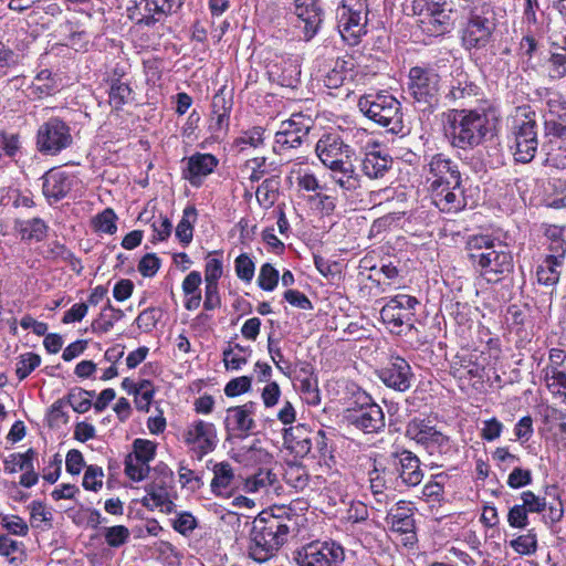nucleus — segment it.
<instances>
[{
	"instance_id": "13",
	"label": "nucleus",
	"mask_w": 566,
	"mask_h": 566,
	"mask_svg": "<svg viewBox=\"0 0 566 566\" xmlns=\"http://www.w3.org/2000/svg\"><path fill=\"white\" fill-rule=\"evenodd\" d=\"M134 6L128 8V17L137 25L154 27L163 23L165 19L181 8V0H133Z\"/></svg>"
},
{
	"instance_id": "12",
	"label": "nucleus",
	"mask_w": 566,
	"mask_h": 566,
	"mask_svg": "<svg viewBox=\"0 0 566 566\" xmlns=\"http://www.w3.org/2000/svg\"><path fill=\"white\" fill-rule=\"evenodd\" d=\"M418 301L410 295H396L381 308L380 317L384 324L394 334L400 335L413 327V310Z\"/></svg>"
},
{
	"instance_id": "57",
	"label": "nucleus",
	"mask_w": 566,
	"mask_h": 566,
	"mask_svg": "<svg viewBox=\"0 0 566 566\" xmlns=\"http://www.w3.org/2000/svg\"><path fill=\"white\" fill-rule=\"evenodd\" d=\"M154 394L155 390L151 381L142 380L138 384V390L134 395L136 408L140 411H148Z\"/></svg>"
},
{
	"instance_id": "22",
	"label": "nucleus",
	"mask_w": 566,
	"mask_h": 566,
	"mask_svg": "<svg viewBox=\"0 0 566 566\" xmlns=\"http://www.w3.org/2000/svg\"><path fill=\"white\" fill-rule=\"evenodd\" d=\"M481 88L470 80L469 75L462 70L457 69L451 73L449 92L446 98L459 106L471 104L478 99Z\"/></svg>"
},
{
	"instance_id": "14",
	"label": "nucleus",
	"mask_w": 566,
	"mask_h": 566,
	"mask_svg": "<svg viewBox=\"0 0 566 566\" xmlns=\"http://www.w3.org/2000/svg\"><path fill=\"white\" fill-rule=\"evenodd\" d=\"M408 91L418 103L433 106L438 102L440 76L434 69L413 66L408 75Z\"/></svg>"
},
{
	"instance_id": "61",
	"label": "nucleus",
	"mask_w": 566,
	"mask_h": 566,
	"mask_svg": "<svg viewBox=\"0 0 566 566\" xmlns=\"http://www.w3.org/2000/svg\"><path fill=\"white\" fill-rule=\"evenodd\" d=\"M103 470L99 467H87L82 485L85 490L97 492L103 486Z\"/></svg>"
},
{
	"instance_id": "48",
	"label": "nucleus",
	"mask_w": 566,
	"mask_h": 566,
	"mask_svg": "<svg viewBox=\"0 0 566 566\" xmlns=\"http://www.w3.org/2000/svg\"><path fill=\"white\" fill-rule=\"evenodd\" d=\"M93 396L94 391L74 388L69 392L66 401L75 412L84 413L92 407L91 398Z\"/></svg>"
},
{
	"instance_id": "52",
	"label": "nucleus",
	"mask_w": 566,
	"mask_h": 566,
	"mask_svg": "<svg viewBox=\"0 0 566 566\" xmlns=\"http://www.w3.org/2000/svg\"><path fill=\"white\" fill-rule=\"evenodd\" d=\"M510 546L520 555H533L537 551V537L533 530L510 542Z\"/></svg>"
},
{
	"instance_id": "44",
	"label": "nucleus",
	"mask_w": 566,
	"mask_h": 566,
	"mask_svg": "<svg viewBox=\"0 0 566 566\" xmlns=\"http://www.w3.org/2000/svg\"><path fill=\"white\" fill-rule=\"evenodd\" d=\"M23 54L13 50L9 43L0 41V78L22 63Z\"/></svg>"
},
{
	"instance_id": "25",
	"label": "nucleus",
	"mask_w": 566,
	"mask_h": 566,
	"mask_svg": "<svg viewBox=\"0 0 566 566\" xmlns=\"http://www.w3.org/2000/svg\"><path fill=\"white\" fill-rule=\"evenodd\" d=\"M232 105V97H227L224 90H220L213 95L208 126L209 132L213 136L219 137L228 130Z\"/></svg>"
},
{
	"instance_id": "27",
	"label": "nucleus",
	"mask_w": 566,
	"mask_h": 566,
	"mask_svg": "<svg viewBox=\"0 0 566 566\" xmlns=\"http://www.w3.org/2000/svg\"><path fill=\"white\" fill-rule=\"evenodd\" d=\"M219 160L211 154L196 153L188 158L185 178L193 187H199L202 180L218 166Z\"/></svg>"
},
{
	"instance_id": "35",
	"label": "nucleus",
	"mask_w": 566,
	"mask_h": 566,
	"mask_svg": "<svg viewBox=\"0 0 566 566\" xmlns=\"http://www.w3.org/2000/svg\"><path fill=\"white\" fill-rule=\"evenodd\" d=\"M172 472L165 467L161 470V478L154 480L145 486L147 495L142 500L144 506L149 507L151 503L161 502L165 496H168L167 483L171 480Z\"/></svg>"
},
{
	"instance_id": "41",
	"label": "nucleus",
	"mask_w": 566,
	"mask_h": 566,
	"mask_svg": "<svg viewBox=\"0 0 566 566\" xmlns=\"http://www.w3.org/2000/svg\"><path fill=\"white\" fill-rule=\"evenodd\" d=\"M562 255H548L543 263L538 265L536 271L537 281L543 285H554L559 280V271L557 268L562 264Z\"/></svg>"
},
{
	"instance_id": "3",
	"label": "nucleus",
	"mask_w": 566,
	"mask_h": 566,
	"mask_svg": "<svg viewBox=\"0 0 566 566\" xmlns=\"http://www.w3.org/2000/svg\"><path fill=\"white\" fill-rule=\"evenodd\" d=\"M467 249L469 260L488 283H499L513 272V254L505 242L490 235H472Z\"/></svg>"
},
{
	"instance_id": "58",
	"label": "nucleus",
	"mask_w": 566,
	"mask_h": 566,
	"mask_svg": "<svg viewBox=\"0 0 566 566\" xmlns=\"http://www.w3.org/2000/svg\"><path fill=\"white\" fill-rule=\"evenodd\" d=\"M279 282V271L270 263H264L259 273L258 284L264 291H273Z\"/></svg>"
},
{
	"instance_id": "59",
	"label": "nucleus",
	"mask_w": 566,
	"mask_h": 566,
	"mask_svg": "<svg viewBox=\"0 0 566 566\" xmlns=\"http://www.w3.org/2000/svg\"><path fill=\"white\" fill-rule=\"evenodd\" d=\"M0 523L3 528L13 535L25 536L28 534V524L18 515L0 514Z\"/></svg>"
},
{
	"instance_id": "53",
	"label": "nucleus",
	"mask_w": 566,
	"mask_h": 566,
	"mask_svg": "<svg viewBox=\"0 0 566 566\" xmlns=\"http://www.w3.org/2000/svg\"><path fill=\"white\" fill-rule=\"evenodd\" d=\"M300 392L302 399L311 406H317L321 402V394L318 389V381L313 377H305L300 380Z\"/></svg>"
},
{
	"instance_id": "11",
	"label": "nucleus",
	"mask_w": 566,
	"mask_h": 566,
	"mask_svg": "<svg viewBox=\"0 0 566 566\" xmlns=\"http://www.w3.org/2000/svg\"><path fill=\"white\" fill-rule=\"evenodd\" d=\"M73 143L70 126L59 117H51L36 132V148L43 155L55 156Z\"/></svg>"
},
{
	"instance_id": "56",
	"label": "nucleus",
	"mask_w": 566,
	"mask_h": 566,
	"mask_svg": "<svg viewBox=\"0 0 566 566\" xmlns=\"http://www.w3.org/2000/svg\"><path fill=\"white\" fill-rule=\"evenodd\" d=\"M160 317L161 311L159 308L149 307L139 313L135 319V323L142 332L149 333L156 327Z\"/></svg>"
},
{
	"instance_id": "7",
	"label": "nucleus",
	"mask_w": 566,
	"mask_h": 566,
	"mask_svg": "<svg viewBox=\"0 0 566 566\" xmlns=\"http://www.w3.org/2000/svg\"><path fill=\"white\" fill-rule=\"evenodd\" d=\"M512 149L517 163H531L538 148L536 113L530 106H520L515 111L511 126Z\"/></svg>"
},
{
	"instance_id": "8",
	"label": "nucleus",
	"mask_w": 566,
	"mask_h": 566,
	"mask_svg": "<svg viewBox=\"0 0 566 566\" xmlns=\"http://www.w3.org/2000/svg\"><path fill=\"white\" fill-rule=\"evenodd\" d=\"M367 0H342L337 10L338 29L342 38L350 45H356L367 33Z\"/></svg>"
},
{
	"instance_id": "5",
	"label": "nucleus",
	"mask_w": 566,
	"mask_h": 566,
	"mask_svg": "<svg viewBox=\"0 0 566 566\" xmlns=\"http://www.w3.org/2000/svg\"><path fill=\"white\" fill-rule=\"evenodd\" d=\"M291 518L260 513L253 521L250 532L249 556L258 562L270 560L287 542L291 531Z\"/></svg>"
},
{
	"instance_id": "43",
	"label": "nucleus",
	"mask_w": 566,
	"mask_h": 566,
	"mask_svg": "<svg viewBox=\"0 0 566 566\" xmlns=\"http://www.w3.org/2000/svg\"><path fill=\"white\" fill-rule=\"evenodd\" d=\"M436 428L429 426L423 419L415 418L406 427V436L424 447Z\"/></svg>"
},
{
	"instance_id": "54",
	"label": "nucleus",
	"mask_w": 566,
	"mask_h": 566,
	"mask_svg": "<svg viewBox=\"0 0 566 566\" xmlns=\"http://www.w3.org/2000/svg\"><path fill=\"white\" fill-rule=\"evenodd\" d=\"M41 357L32 352L24 353L19 356L17 361L15 374L20 380L27 378L39 365Z\"/></svg>"
},
{
	"instance_id": "31",
	"label": "nucleus",
	"mask_w": 566,
	"mask_h": 566,
	"mask_svg": "<svg viewBox=\"0 0 566 566\" xmlns=\"http://www.w3.org/2000/svg\"><path fill=\"white\" fill-rule=\"evenodd\" d=\"M478 359L475 353L465 352L457 355L452 364L453 375L459 378H482L484 367Z\"/></svg>"
},
{
	"instance_id": "38",
	"label": "nucleus",
	"mask_w": 566,
	"mask_h": 566,
	"mask_svg": "<svg viewBox=\"0 0 566 566\" xmlns=\"http://www.w3.org/2000/svg\"><path fill=\"white\" fill-rule=\"evenodd\" d=\"M251 353L252 349L249 346H242L237 343L229 344L222 353L226 368L239 370L243 365L248 363Z\"/></svg>"
},
{
	"instance_id": "49",
	"label": "nucleus",
	"mask_w": 566,
	"mask_h": 566,
	"mask_svg": "<svg viewBox=\"0 0 566 566\" xmlns=\"http://www.w3.org/2000/svg\"><path fill=\"white\" fill-rule=\"evenodd\" d=\"M103 535L109 547L118 548L130 538V531L124 525H114L103 528Z\"/></svg>"
},
{
	"instance_id": "10",
	"label": "nucleus",
	"mask_w": 566,
	"mask_h": 566,
	"mask_svg": "<svg viewBox=\"0 0 566 566\" xmlns=\"http://www.w3.org/2000/svg\"><path fill=\"white\" fill-rule=\"evenodd\" d=\"M294 560L298 566H340L345 551L335 541H313L294 552Z\"/></svg>"
},
{
	"instance_id": "40",
	"label": "nucleus",
	"mask_w": 566,
	"mask_h": 566,
	"mask_svg": "<svg viewBox=\"0 0 566 566\" xmlns=\"http://www.w3.org/2000/svg\"><path fill=\"white\" fill-rule=\"evenodd\" d=\"M123 316L124 312L119 308H115L108 300L98 317L92 322L91 328L94 333H107L113 328L114 323L119 321Z\"/></svg>"
},
{
	"instance_id": "1",
	"label": "nucleus",
	"mask_w": 566,
	"mask_h": 566,
	"mask_svg": "<svg viewBox=\"0 0 566 566\" xmlns=\"http://www.w3.org/2000/svg\"><path fill=\"white\" fill-rule=\"evenodd\" d=\"M423 171L432 202L440 211L457 213L467 207L462 175L455 161L439 153L429 158Z\"/></svg>"
},
{
	"instance_id": "6",
	"label": "nucleus",
	"mask_w": 566,
	"mask_h": 566,
	"mask_svg": "<svg viewBox=\"0 0 566 566\" xmlns=\"http://www.w3.org/2000/svg\"><path fill=\"white\" fill-rule=\"evenodd\" d=\"M358 108L367 118L392 134H399L403 129L401 104L391 94H365L358 99Z\"/></svg>"
},
{
	"instance_id": "15",
	"label": "nucleus",
	"mask_w": 566,
	"mask_h": 566,
	"mask_svg": "<svg viewBox=\"0 0 566 566\" xmlns=\"http://www.w3.org/2000/svg\"><path fill=\"white\" fill-rule=\"evenodd\" d=\"M312 125V118L301 113H295L283 120L275 134L274 151L281 154L283 150L300 147L308 137Z\"/></svg>"
},
{
	"instance_id": "46",
	"label": "nucleus",
	"mask_w": 566,
	"mask_h": 566,
	"mask_svg": "<svg viewBox=\"0 0 566 566\" xmlns=\"http://www.w3.org/2000/svg\"><path fill=\"white\" fill-rule=\"evenodd\" d=\"M116 221L117 216L114 210L112 208H106L94 217L92 226L95 232L112 235L117 231Z\"/></svg>"
},
{
	"instance_id": "26",
	"label": "nucleus",
	"mask_w": 566,
	"mask_h": 566,
	"mask_svg": "<svg viewBox=\"0 0 566 566\" xmlns=\"http://www.w3.org/2000/svg\"><path fill=\"white\" fill-rule=\"evenodd\" d=\"M395 475L388 457H377L373 460V467L368 471L369 488L378 503L385 497L388 481Z\"/></svg>"
},
{
	"instance_id": "23",
	"label": "nucleus",
	"mask_w": 566,
	"mask_h": 566,
	"mask_svg": "<svg viewBox=\"0 0 566 566\" xmlns=\"http://www.w3.org/2000/svg\"><path fill=\"white\" fill-rule=\"evenodd\" d=\"M347 419L350 424L365 433L378 432L385 428V415L375 402L361 405L359 409L349 410Z\"/></svg>"
},
{
	"instance_id": "55",
	"label": "nucleus",
	"mask_w": 566,
	"mask_h": 566,
	"mask_svg": "<svg viewBox=\"0 0 566 566\" xmlns=\"http://www.w3.org/2000/svg\"><path fill=\"white\" fill-rule=\"evenodd\" d=\"M424 448L429 451L430 454H447L453 450L450 438L438 430H434L432 437H430L428 442L424 444Z\"/></svg>"
},
{
	"instance_id": "2",
	"label": "nucleus",
	"mask_w": 566,
	"mask_h": 566,
	"mask_svg": "<svg viewBox=\"0 0 566 566\" xmlns=\"http://www.w3.org/2000/svg\"><path fill=\"white\" fill-rule=\"evenodd\" d=\"M315 153L329 170L331 179L344 191L352 192L360 187L356 170L355 150L338 134H324L316 143Z\"/></svg>"
},
{
	"instance_id": "50",
	"label": "nucleus",
	"mask_w": 566,
	"mask_h": 566,
	"mask_svg": "<svg viewBox=\"0 0 566 566\" xmlns=\"http://www.w3.org/2000/svg\"><path fill=\"white\" fill-rule=\"evenodd\" d=\"M523 23L526 25L525 32L533 34H544L547 31V23L543 12L537 14V10L525 8Z\"/></svg>"
},
{
	"instance_id": "51",
	"label": "nucleus",
	"mask_w": 566,
	"mask_h": 566,
	"mask_svg": "<svg viewBox=\"0 0 566 566\" xmlns=\"http://www.w3.org/2000/svg\"><path fill=\"white\" fill-rule=\"evenodd\" d=\"M149 464L145 461L136 458L133 454H128L125 459V474L133 481L139 482L144 480L149 473Z\"/></svg>"
},
{
	"instance_id": "20",
	"label": "nucleus",
	"mask_w": 566,
	"mask_h": 566,
	"mask_svg": "<svg viewBox=\"0 0 566 566\" xmlns=\"http://www.w3.org/2000/svg\"><path fill=\"white\" fill-rule=\"evenodd\" d=\"M544 380L549 391L566 403V353L562 349L549 350L548 364L543 369Z\"/></svg>"
},
{
	"instance_id": "24",
	"label": "nucleus",
	"mask_w": 566,
	"mask_h": 566,
	"mask_svg": "<svg viewBox=\"0 0 566 566\" xmlns=\"http://www.w3.org/2000/svg\"><path fill=\"white\" fill-rule=\"evenodd\" d=\"M294 14L303 23L304 40H312L323 21V10L317 0H294Z\"/></svg>"
},
{
	"instance_id": "39",
	"label": "nucleus",
	"mask_w": 566,
	"mask_h": 566,
	"mask_svg": "<svg viewBox=\"0 0 566 566\" xmlns=\"http://www.w3.org/2000/svg\"><path fill=\"white\" fill-rule=\"evenodd\" d=\"M420 22L424 25L427 32L441 34L451 25V18L443 8L434 7L429 13H426V17H423Z\"/></svg>"
},
{
	"instance_id": "21",
	"label": "nucleus",
	"mask_w": 566,
	"mask_h": 566,
	"mask_svg": "<svg viewBox=\"0 0 566 566\" xmlns=\"http://www.w3.org/2000/svg\"><path fill=\"white\" fill-rule=\"evenodd\" d=\"M378 375L387 387L401 392L411 387L413 378L409 363L400 356H391Z\"/></svg>"
},
{
	"instance_id": "42",
	"label": "nucleus",
	"mask_w": 566,
	"mask_h": 566,
	"mask_svg": "<svg viewBox=\"0 0 566 566\" xmlns=\"http://www.w3.org/2000/svg\"><path fill=\"white\" fill-rule=\"evenodd\" d=\"M197 221V210L193 206H188L182 211V218L177 224L176 237L178 240L187 245L192 241L193 224Z\"/></svg>"
},
{
	"instance_id": "28",
	"label": "nucleus",
	"mask_w": 566,
	"mask_h": 566,
	"mask_svg": "<svg viewBox=\"0 0 566 566\" xmlns=\"http://www.w3.org/2000/svg\"><path fill=\"white\" fill-rule=\"evenodd\" d=\"M60 92V80L49 69L39 71L27 88L25 96L30 101H41Z\"/></svg>"
},
{
	"instance_id": "30",
	"label": "nucleus",
	"mask_w": 566,
	"mask_h": 566,
	"mask_svg": "<svg viewBox=\"0 0 566 566\" xmlns=\"http://www.w3.org/2000/svg\"><path fill=\"white\" fill-rule=\"evenodd\" d=\"M284 443L298 457L307 455L313 449L312 432L303 426L290 427L283 432Z\"/></svg>"
},
{
	"instance_id": "47",
	"label": "nucleus",
	"mask_w": 566,
	"mask_h": 566,
	"mask_svg": "<svg viewBox=\"0 0 566 566\" xmlns=\"http://www.w3.org/2000/svg\"><path fill=\"white\" fill-rule=\"evenodd\" d=\"M35 451L29 449L24 453H12L4 461V470L9 473L32 469Z\"/></svg>"
},
{
	"instance_id": "45",
	"label": "nucleus",
	"mask_w": 566,
	"mask_h": 566,
	"mask_svg": "<svg viewBox=\"0 0 566 566\" xmlns=\"http://www.w3.org/2000/svg\"><path fill=\"white\" fill-rule=\"evenodd\" d=\"M279 180L276 178H268L256 188L255 198L263 208H270L274 205L277 197Z\"/></svg>"
},
{
	"instance_id": "64",
	"label": "nucleus",
	"mask_w": 566,
	"mask_h": 566,
	"mask_svg": "<svg viewBox=\"0 0 566 566\" xmlns=\"http://www.w3.org/2000/svg\"><path fill=\"white\" fill-rule=\"evenodd\" d=\"M275 480V475L271 471H259L253 476L247 479L244 489L248 492H258L261 489L271 485Z\"/></svg>"
},
{
	"instance_id": "37",
	"label": "nucleus",
	"mask_w": 566,
	"mask_h": 566,
	"mask_svg": "<svg viewBox=\"0 0 566 566\" xmlns=\"http://www.w3.org/2000/svg\"><path fill=\"white\" fill-rule=\"evenodd\" d=\"M234 481V472L229 462H219L213 467V479L211 481V490L214 494H228Z\"/></svg>"
},
{
	"instance_id": "32",
	"label": "nucleus",
	"mask_w": 566,
	"mask_h": 566,
	"mask_svg": "<svg viewBox=\"0 0 566 566\" xmlns=\"http://www.w3.org/2000/svg\"><path fill=\"white\" fill-rule=\"evenodd\" d=\"M49 227L40 218L15 220L13 230L22 241H41L45 238Z\"/></svg>"
},
{
	"instance_id": "29",
	"label": "nucleus",
	"mask_w": 566,
	"mask_h": 566,
	"mask_svg": "<svg viewBox=\"0 0 566 566\" xmlns=\"http://www.w3.org/2000/svg\"><path fill=\"white\" fill-rule=\"evenodd\" d=\"M386 522L390 524L394 532L401 534L413 533V507L410 503L399 501L387 513Z\"/></svg>"
},
{
	"instance_id": "34",
	"label": "nucleus",
	"mask_w": 566,
	"mask_h": 566,
	"mask_svg": "<svg viewBox=\"0 0 566 566\" xmlns=\"http://www.w3.org/2000/svg\"><path fill=\"white\" fill-rule=\"evenodd\" d=\"M134 101V92L127 82L120 78L109 80L108 103L115 111L123 109L124 105Z\"/></svg>"
},
{
	"instance_id": "33",
	"label": "nucleus",
	"mask_w": 566,
	"mask_h": 566,
	"mask_svg": "<svg viewBox=\"0 0 566 566\" xmlns=\"http://www.w3.org/2000/svg\"><path fill=\"white\" fill-rule=\"evenodd\" d=\"M202 277L200 272L191 271L182 281L181 289L185 294V308L188 311L197 310L202 301L200 285Z\"/></svg>"
},
{
	"instance_id": "19",
	"label": "nucleus",
	"mask_w": 566,
	"mask_h": 566,
	"mask_svg": "<svg viewBox=\"0 0 566 566\" xmlns=\"http://www.w3.org/2000/svg\"><path fill=\"white\" fill-rule=\"evenodd\" d=\"M395 474L407 486H417L423 480L420 459L409 450L392 452L388 457Z\"/></svg>"
},
{
	"instance_id": "36",
	"label": "nucleus",
	"mask_w": 566,
	"mask_h": 566,
	"mask_svg": "<svg viewBox=\"0 0 566 566\" xmlns=\"http://www.w3.org/2000/svg\"><path fill=\"white\" fill-rule=\"evenodd\" d=\"M391 159L388 156H381L378 151L367 153L361 163L363 172L371 179L381 178L389 169Z\"/></svg>"
},
{
	"instance_id": "63",
	"label": "nucleus",
	"mask_w": 566,
	"mask_h": 566,
	"mask_svg": "<svg viewBox=\"0 0 566 566\" xmlns=\"http://www.w3.org/2000/svg\"><path fill=\"white\" fill-rule=\"evenodd\" d=\"M546 109L545 119L556 118L558 122L565 120L563 116L566 115V106L560 95L549 94L546 99Z\"/></svg>"
},
{
	"instance_id": "17",
	"label": "nucleus",
	"mask_w": 566,
	"mask_h": 566,
	"mask_svg": "<svg viewBox=\"0 0 566 566\" xmlns=\"http://www.w3.org/2000/svg\"><path fill=\"white\" fill-rule=\"evenodd\" d=\"M42 179V192L50 205L66 198L81 184L75 174L61 169L49 170Z\"/></svg>"
},
{
	"instance_id": "60",
	"label": "nucleus",
	"mask_w": 566,
	"mask_h": 566,
	"mask_svg": "<svg viewBox=\"0 0 566 566\" xmlns=\"http://www.w3.org/2000/svg\"><path fill=\"white\" fill-rule=\"evenodd\" d=\"M234 270L240 280L250 282L254 276L255 265L248 254L242 253L234 261Z\"/></svg>"
},
{
	"instance_id": "16",
	"label": "nucleus",
	"mask_w": 566,
	"mask_h": 566,
	"mask_svg": "<svg viewBox=\"0 0 566 566\" xmlns=\"http://www.w3.org/2000/svg\"><path fill=\"white\" fill-rule=\"evenodd\" d=\"M184 441L198 459H202L217 448V428L212 422L197 419L187 426Z\"/></svg>"
},
{
	"instance_id": "18",
	"label": "nucleus",
	"mask_w": 566,
	"mask_h": 566,
	"mask_svg": "<svg viewBox=\"0 0 566 566\" xmlns=\"http://www.w3.org/2000/svg\"><path fill=\"white\" fill-rule=\"evenodd\" d=\"M256 408L258 405L253 401L228 408L224 418V429L228 436L245 438L252 433L256 427L254 421Z\"/></svg>"
},
{
	"instance_id": "4",
	"label": "nucleus",
	"mask_w": 566,
	"mask_h": 566,
	"mask_svg": "<svg viewBox=\"0 0 566 566\" xmlns=\"http://www.w3.org/2000/svg\"><path fill=\"white\" fill-rule=\"evenodd\" d=\"M444 116L443 133L453 148L474 149L484 142L490 132V120L483 111L451 109Z\"/></svg>"
},
{
	"instance_id": "9",
	"label": "nucleus",
	"mask_w": 566,
	"mask_h": 566,
	"mask_svg": "<svg viewBox=\"0 0 566 566\" xmlns=\"http://www.w3.org/2000/svg\"><path fill=\"white\" fill-rule=\"evenodd\" d=\"M493 15L492 9L486 3L470 9L468 22L462 31V41L467 49L488 45L495 29Z\"/></svg>"
},
{
	"instance_id": "62",
	"label": "nucleus",
	"mask_w": 566,
	"mask_h": 566,
	"mask_svg": "<svg viewBox=\"0 0 566 566\" xmlns=\"http://www.w3.org/2000/svg\"><path fill=\"white\" fill-rule=\"evenodd\" d=\"M263 142V129L261 127H253L252 129L244 132L234 142L235 146L240 151H243L247 146L258 147Z\"/></svg>"
}]
</instances>
